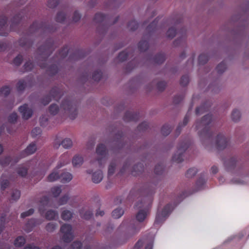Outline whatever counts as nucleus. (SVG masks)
<instances>
[{"instance_id": "obj_40", "label": "nucleus", "mask_w": 249, "mask_h": 249, "mask_svg": "<svg viewBox=\"0 0 249 249\" xmlns=\"http://www.w3.org/2000/svg\"><path fill=\"white\" fill-rule=\"evenodd\" d=\"M34 212V210L33 209H30L28 211L25 212L24 213H22L21 214V217L24 218L27 216H30L31 214H32Z\"/></svg>"}, {"instance_id": "obj_37", "label": "nucleus", "mask_w": 249, "mask_h": 249, "mask_svg": "<svg viewBox=\"0 0 249 249\" xmlns=\"http://www.w3.org/2000/svg\"><path fill=\"white\" fill-rule=\"evenodd\" d=\"M20 196V192L18 190L13 191L12 194V199L13 200L18 199Z\"/></svg>"}, {"instance_id": "obj_51", "label": "nucleus", "mask_w": 249, "mask_h": 249, "mask_svg": "<svg viewBox=\"0 0 249 249\" xmlns=\"http://www.w3.org/2000/svg\"><path fill=\"white\" fill-rule=\"evenodd\" d=\"M33 67V64L32 62H27L24 65V68L26 71H28L32 70Z\"/></svg>"}, {"instance_id": "obj_11", "label": "nucleus", "mask_w": 249, "mask_h": 249, "mask_svg": "<svg viewBox=\"0 0 249 249\" xmlns=\"http://www.w3.org/2000/svg\"><path fill=\"white\" fill-rule=\"evenodd\" d=\"M96 153L98 156L104 157L106 155V146L102 144L98 145L96 148Z\"/></svg>"}, {"instance_id": "obj_54", "label": "nucleus", "mask_w": 249, "mask_h": 249, "mask_svg": "<svg viewBox=\"0 0 249 249\" xmlns=\"http://www.w3.org/2000/svg\"><path fill=\"white\" fill-rule=\"evenodd\" d=\"M9 185V182L7 180H3L1 183V189L4 190Z\"/></svg>"}, {"instance_id": "obj_30", "label": "nucleus", "mask_w": 249, "mask_h": 249, "mask_svg": "<svg viewBox=\"0 0 249 249\" xmlns=\"http://www.w3.org/2000/svg\"><path fill=\"white\" fill-rule=\"evenodd\" d=\"M196 172L197 170L196 168H191L187 171L186 175L188 178H192L196 174Z\"/></svg>"}, {"instance_id": "obj_9", "label": "nucleus", "mask_w": 249, "mask_h": 249, "mask_svg": "<svg viewBox=\"0 0 249 249\" xmlns=\"http://www.w3.org/2000/svg\"><path fill=\"white\" fill-rule=\"evenodd\" d=\"M147 210L145 209L140 210L136 215L137 221L140 222L143 221L147 215Z\"/></svg>"}, {"instance_id": "obj_25", "label": "nucleus", "mask_w": 249, "mask_h": 249, "mask_svg": "<svg viewBox=\"0 0 249 249\" xmlns=\"http://www.w3.org/2000/svg\"><path fill=\"white\" fill-rule=\"evenodd\" d=\"M171 127L168 125H164L161 129V132L163 135H168L171 132Z\"/></svg>"}, {"instance_id": "obj_12", "label": "nucleus", "mask_w": 249, "mask_h": 249, "mask_svg": "<svg viewBox=\"0 0 249 249\" xmlns=\"http://www.w3.org/2000/svg\"><path fill=\"white\" fill-rule=\"evenodd\" d=\"M36 150V146L34 143H31L25 149V153L26 155H31L35 152Z\"/></svg>"}, {"instance_id": "obj_36", "label": "nucleus", "mask_w": 249, "mask_h": 249, "mask_svg": "<svg viewBox=\"0 0 249 249\" xmlns=\"http://www.w3.org/2000/svg\"><path fill=\"white\" fill-rule=\"evenodd\" d=\"M11 161V160L10 157H5L0 160V163L2 166H6L9 164Z\"/></svg>"}, {"instance_id": "obj_56", "label": "nucleus", "mask_w": 249, "mask_h": 249, "mask_svg": "<svg viewBox=\"0 0 249 249\" xmlns=\"http://www.w3.org/2000/svg\"><path fill=\"white\" fill-rule=\"evenodd\" d=\"M166 86L165 83L164 82H160L158 84V88L160 90H162Z\"/></svg>"}, {"instance_id": "obj_22", "label": "nucleus", "mask_w": 249, "mask_h": 249, "mask_svg": "<svg viewBox=\"0 0 249 249\" xmlns=\"http://www.w3.org/2000/svg\"><path fill=\"white\" fill-rule=\"evenodd\" d=\"M72 216V213L70 210H63V220H70Z\"/></svg>"}, {"instance_id": "obj_7", "label": "nucleus", "mask_w": 249, "mask_h": 249, "mask_svg": "<svg viewBox=\"0 0 249 249\" xmlns=\"http://www.w3.org/2000/svg\"><path fill=\"white\" fill-rule=\"evenodd\" d=\"M18 110L24 119H28L32 115L33 110L32 108L29 107L26 104L20 106Z\"/></svg>"}, {"instance_id": "obj_28", "label": "nucleus", "mask_w": 249, "mask_h": 249, "mask_svg": "<svg viewBox=\"0 0 249 249\" xmlns=\"http://www.w3.org/2000/svg\"><path fill=\"white\" fill-rule=\"evenodd\" d=\"M10 91V88L7 86L2 87L0 90V93L1 95L6 96Z\"/></svg>"}, {"instance_id": "obj_42", "label": "nucleus", "mask_w": 249, "mask_h": 249, "mask_svg": "<svg viewBox=\"0 0 249 249\" xmlns=\"http://www.w3.org/2000/svg\"><path fill=\"white\" fill-rule=\"evenodd\" d=\"M22 60V57L21 55H18L17 56L14 60L13 63L16 66L19 65Z\"/></svg>"}, {"instance_id": "obj_6", "label": "nucleus", "mask_w": 249, "mask_h": 249, "mask_svg": "<svg viewBox=\"0 0 249 249\" xmlns=\"http://www.w3.org/2000/svg\"><path fill=\"white\" fill-rule=\"evenodd\" d=\"M61 165H58L53 172L48 176V180L50 182L54 181L57 180L62 174L61 169Z\"/></svg>"}, {"instance_id": "obj_55", "label": "nucleus", "mask_w": 249, "mask_h": 249, "mask_svg": "<svg viewBox=\"0 0 249 249\" xmlns=\"http://www.w3.org/2000/svg\"><path fill=\"white\" fill-rule=\"evenodd\" d=\"M55 19L56 21L61 22L62 21V13L61 12L58 13L56 16Z\"/></svg>"}, {"instance_id": "obj_15", "label": "nucleus", "mask_w": 249, "mask_h": 249, "mask_svg": "<svg viewBox=\"0 0 249 249\" xmlns=\"http://www.w3.org/2000/svg\"><path fill=\"white\" fill-rule=\"evenodd\" d=\"M73 143L70 138H66L63 140V148L69 149L72 146Z\"/></svg>"}, {"instance_id": "obj_2", "label": "nucleus", "mask_w": 249, "mask_h": 249, "mask_svg": "<svg viewBox=\"0 0 249 249\" xmlns=\"http://www.w3.org/2000/svg\"><path fill=\"white\" fill-rule=\"evenodd\" d=\"M76 106L70 101H63V116H67L71 119L75 118L77 115Z\"/></svg>"}, {"instance_id": "obj_57", "label": "nucleus", "mask_w": 249, "mask_h": 249, "mask_svg": "<svg viewBox=\"0 0 249 249\" xmlns=\"http://www.w3.org/2000/svg\"><path fill=\"white\" fill-rule=\"evenodd\" d=\"M61 245L62 243L60 239L59 241V244L54 246L51 249H62Z\"/></svg>"}, {"instance_id": "obj_31", "label": "nucleus", "mask_w": 249, "mask_h": 249, "mask_svg": "<svg viewBox=\"0 0 249 249\" xmlns=\"http://www.w3.org/2000/svg\"><path fill=\"white\" fill-rule=\"evenodd\" d=\"M82 244L80 242L75 241L71 245L70 249H81Z\"/></svg>"}, {"instance_id": "obj_34", "label": "nucleus", "mask_w": 249, "mask_h": 249, "mask_svg": "<svg viewBox=\"0 0 249 249\" xmlns=\"http://www.w3.org/2000/svg\"><path fill=\"white\" fill-rule=\"evenodd\" d=\"M105 16L101 13H97L95 15L94 20L96 22H100L103 21L105 19Z\"/></svg>"}, {"instance_id": "obj_21", "label": "nucleus", "mask_w": 249, "mask_h": 249, "mask_svg": "<svg viewBox=\"0 0 249 249\" xmlns=\"http://www.w3.org/2000/svg\"><path fill=\"white\" fill-rule=\"evenodd\" d=\"M27 168L24 166H20L18 168V174L21 176L24 177L27 175Z\"/></svg>"}, {"instance_id": "obj_43", "label": "nucleus", "mask_w": 249, "mask_h": 249, "mask_svg": "<svg viewBox=\"0 0 249 249\" xmlns=\"http://www.w3.org/2000/svg\"><path fill=\"white\" fill-rule=\"evenodd\" d=\"M25 82L23 80H20L17 84V89L18 90H22L25 88Z\"/></svg>"}, {"instance_id": "obj_60", "label": "nucleus", "mask_w": 249, "mask_h": 249, "mask_svg": "<svg viewBox=\"0 0 249 249\" xmlns=\"http://www.w3.org/2000/svg\"><path fill=\"white\" fill-rule=\"evenodd\" d=\"M104 214V212L102 210H101L99 209V210H97L96 212V215L97 216H99V215L103 216Z\"/></svg>"}, {"instance_id": "obj_49", "label": "nucleus", "mask_w": 249, "mask_h": 249, "mask_svg": "<svg viewBox=\"0 0 249 249\" xmlns=\"http://www.w3.org/2000/svg\"><path fill=\"white\" fill-rule=\"evenodd\" d=\"M205 180L203 178H200L196 182V185L198 186V190L201 189L202 186L204 184Z\"/></svg>"}, {"instance_id": "obj_10", "label": "nucleus", "mask_w": 249, "mask_h": 249, "mask_svg": "<svg viewBox=\"0 0 249 249\" xmlns=\"http://www.w3.org/2000/svg\"><path fill=\"white\" fill-rule=\"evenodd\" d=\"M83 162V157L79 155H75L72 160V164L75 167L80 166Z\"/></svg>"}, {"instance_id": "obj_19", "label": "nucleus", "mask_w": 249, "mask_h": 249, "mask_svg": "<svg viewBox=\"0 0 249 249\" xmlns=\"http://www.w3.org/2000/svg\"><path fill=\"white\" fill-rule=\"evenodd\" d=\"M63 205L65 203H68L70 205H71L72 203L73 199L70 197L69 193L63 195Z\"/></svg>"}, {"instance_id": "obj_39", "label": "nucleus", "mask_w": 249, "mask_h": 249, "mask_svg": "<svg viewBox=\"0 0 249 249\" xmlns=\"http://www.w3.org/2000/svg\"><path fill=\"white\" fill-rule=\"evenodd\" d=\"M58 4V0H49L48 2V5L50 8H54Z\"/></svg>"}, {"instance_id": "obj_13", "label": "nucleus", "mask_w": 249, "mask_h": 249, "mask_svg": "<svg viewBox=\"0 0 249 249\" xmlns=\"http://www.w3.org/2000/svg\"><path fill=\"white\" fill-rule=\"evenodd\" d=\"M240 111L237 109H234L231 115V119L233 122H237L240 120Z\"/></svg>"}, {"instance_id": "obj_17", "label": "nucleus", "mask_w": 249, "mask_h": 249, "mask_svg": "<svg viewBox=\"0 0 249 249\" xmlns=\"http://www.w3.org/2000/svg\"><path fill=\"white\" fill-rule=\"evenodd\" d=\"M124 213V211L122 209H116L112 212V216L115 218H120Z\"/></svg>"}, {"instance_id": "obj_59", "label": "nucleus", "mask_w": 249, "mask_h": 249, "mask_svg": "<svg viewBox=\"0 0 249 249\" xmlns=\"http://www.w3.org/2000/svg\"><path fill=\"white\" fill-rule=\"evenodd\" d=\"M218 171V169L217 168V167L216 166H213L212 168H211V172L214 174H216Z\"/></svg>"}, {"instance_id": "obj_50", "label": "nucleus", "mask_w": 249, "mask_h": 249, "mask_svg": "<svg viewBox=\"0 0 249 249\" xmlns=\"http://www.w3.org/2000/svg\"><path fill=\"white\" fill-rule=\"evenodd\" d=\"M128 26L131 30H134L137 28L138 24L134 20L129 23Z\"/></svg>"}, {"instance_id": "obj_5", "label": "nucleus", "mask_w": 249, "mask_h": 249, "mask_svg": "<svg viewBox=\"0 0 249 249\" xmlns=\"http://www.w3.org/2000/svg\"><path fill=\"white\" fill-rule=\"evenodd\" d=\"M228 143V139L223 134L217 135L215 141V144L217 148L221 149L225 148Z\"/></svg>"}, {"instance_id": "obj_24", "label": "nucleus", "mask_w": 249, "mask_h": 249, "mask_svg": "<svg viewBox=\"0 0 249 249\" xmlns=\"http://www.w3.org/2000/svg\"><path fill=\"white\" fill-rule=\"evenodd\" d=\"M116 165V161H112L110 163L108 167V173L109 175H111L114 173Z\"/></svg>"}, {"instance_id": "obj_1", "label": "nucleus", "mask_w": 249, "mask_h": 249, "mask_svg": "<svg viewBox=\"0 0 249 249\" xmlns=\"http://www.w3.org/2000/svg\"><path fill=\"white\" fill-rule=\"evenodd\" d=\"M212 122V116L210 115L205 116L200 122H197L196 128L202 140L205 139L206 142H211L212 132L210 129L209 124ZM205 144V142H204Z\"/></svg>"}, {"instance_id": "obj_41", "label": "nucleus", "mask_w": 249, "mask_h": 249, "mask_svg": "<svg viewBox=\"0 0 249 249\" xmlns=\"http://www.w3.org/2000/svg\"><path fill=\"white\" fill-rule=\"evenodd\" d=\"M50 111L53 115L56 114L58 111V106L56 105H51L50 107Z\"/></svg>"}, {"instance_id": "obj_23", "label": "nucleus", "mask_w": 249, "mask_h": 249, "mask_svg": "<svg viewBox=\"0 0 249 249\" xmlns=\"http://www.w3.org/2000/svg\"><path fill=\"white\" fill-rule=\"evenodd\" d=\"M56 216V213L54 211H48L46 213V217L49 220H52Z\"/></svg>"}, {"instance_id": "obj_8", "label": "nucleus", "mask_w": 249, "mask_h": 249, "mask_svg": "<svg viewBox=\"0 0 249 249\" xmlns=\"http://www.w3.org/2000/svg\"><path fill=\"white\" fill-rule=\"evenodd\" d=\"M103 178V176L102 171L98 170L93 173L92 180L93 182L98 183L102 181Z\"/></svg>"}, {"instance_id": "obj_53", "label": "nucleus", "mask_w": 249, "mask_h": 249, "mask_svg": "<svg viewBox=\"0 0 249 249\" xmlns=\"http://www.w3.org/2000/svg\"><path fill=\"white\" fill-rule=\"evenodd\" d=\"M80 18H81V16L79 14V13L77 12H75L74 13L72 19L74 22H77V21H78L80 19Z\"/></svg>"}, {"instance_id": "obj_20", "label": "nucleus", "mask_w": 249, "mask_h": 249, "mask_svg": "<svg viewBox=\"0 0 249 249\" xmlns=\"http://www.w3.org/2000/svg\"><path fill=\"white\" fill-rule=\"evenodd\" d=\"M62 143V139L61 136H57L54 141L53 146L55 148L57 149Z\"/></svg>"}, {"instance_id": "obj_48", "label": "nucleus", "mask_w": 249, "mask_h": 249, "mask_svg": "<svg viewBox=\"0 0 249 249\" xmlns=\"http://www.w3.org/2000/svg\"><path fill=\"white\" fill-rule=\"evenodd\" d=\"M174 160L180 162L183 160L182 154H179L178 155H175L173 158Z\"/></svg>"}, {"instance_id": "obj_4", "label": "nucleus", "mask_w": 249, "mask_h": 249, "mask_svg": "<svg viewBox=\"0 0 249 249\" xmlns=\"http://www.w3.org/2000/svg\"><path fill=\"white\" fill-rule=\"evenodd\" d=\"M63 243L64 242L69 243L73 238L74 234L71 226L69 224H63ZM63 249H65V247L63 244Z\"/></svg>"}, {"instance_id": "obj_52", "label": "nucleus", "mask_w": 249, "mask_h": 249, "mask_svg": "<svg viewBox=\"0 0 249 249\" xmlns=\"http://www.w3.org/2000/svg\"><path fill=\"white\" fill-rule=\"evenodd\" d=\"M41 133V130L39 128H35L32 131V135L33 137H36Z\"/></svg>"}, {"instance_id": "obj_35", "label": "nucleus", "mask_w": 249, "mask_h": 249, "mask_svg": "<svg viewBox=\"0 0 249 249\" xmlns=\"http://www.w3.org/2000/svg\"><path fill=\"white\" fill-rule=\"evenodd\" d=\"M208 60V56L206 54H201L198 58L199 62L202 64L205 63Z\"/></svg>"}, {"instance_id": "obj_64", "label": "nucleus", "mask_w": 249, "mask_h": 249, "mask_svg": "<svg viewBox=\"0 0 249 249\" xmlns=\"http://www.w3.org/2000/svg\"><path fill=\"white\" fill-rule=\"evenodd\" d=\"M146 126H147V124L146 123H142L140 124L139 126L140 129H143L144 128H146Z\"/></svg>"}, {"instance_id": "obj_44", "label": "nucleus", "mask_w": 249, "mask_h": 249, "mask_svg": "<svg viewBox=\"0 0 249 249\" xmlns=\"http://www.w3.org/2000/svg\"><path fill=\"white\" fill-rule=\"evenodd\" d=\"M7 18L4 16L0 17V29H3L6 23Z\"/></svg>"}, {"instance_id": "obj_38", "label": "nucleus", "mask_w": 249, "mask_h": 249, "mask_svg": "<svg viewBox=\"0 0 249 249\" xmlns=\"http://www.w3.org/2000/svg\"><path fill=\"white\" fill-rule=\"evenodd\" d=\"M17 118H18V115H17V113H12L9 116V118H8V121L10 123H14L17 121Z\"/></svg>"}, {"instance_id": "obj_32", "label": "nucleus", "mask_w": 249, "mask_h": 249, "mask_svg": "<svg viewBox=\"0 0 249 249\" xmlns=\"http://www.w3.org/2000/svg\"><path fill=\"white\" fill-rule=\"evenodd\" d=\"M128 54L126 51L121 52L118 56V59L120 61H123L126 59Z\"/></svg>"}, {"instance_id": "obj_26", "label": "nucleus", "mask_w": 249, "mask_h": 249, "mask_svg": "<svg viewBox=\"0 0 249 249\" xmlns=\"http://www.w3.org/2000/svg\"><path fill=\"white\" fill-rule=\"evenodd\" d=\"M52 192L54 197L57 196L61 193L60 187H54L52 189Z\"/></svg>"}, {"instance_id": "obj_14", "label": "nucleus", "mask_w": 249, "mask_h": 249, "mask_svg": "<svg viewBox=\"0 0 249 249\" xmlns=\"http://www.w3.org/2000/svg\"><path fill=\"white\" fill-rule=\"evenodd\" d=\"M25 243V239L23 236H18L15 240L14 245L16 247L22 246Z\"/></svg>"}, {"instance_id": "obj_61", "label": "nucleus", "mask_w": 249, "mask_h": 249, "mask_svg": "<svg viewBox=\"0 0 249 249\" xmlns=\"http://www.w3.org/2000/svg\"><path fill=\"white\" fill-rule=\"evenodd\" d=\"M142 245V241H139L135 245V248H140Z\"/></svg>"}, {"instance_id": "obj_29", "label": "nucleus", "mask_w": 249, "mask_h": 249, "mask_svg": "<svg viewBox=\"0 0 249 249\" xmlns=\"http://www.w3.org/2000/svg\"><path fill=\"white\" fill-rule=\"evenodd\" d=\"M139 47L141 51H144L148 48V43L146 41H141L139 44Z\"/></svg>"}, {"instance_id": "obj_47", "label": "nucleus", "mask_w": 249, "mask_h": 249, "mask_svg": "<svg viewBox=\"0 0 249 249\" xmlns=\"http://www.w3.org/2000/svg\"><path fill=\"white\" fill-rule=\"evenodd\" d=\"M101 73L99 71H96L93 75V79L95 81H98L101 77Z\"/></svg>"}, {"instance_id": "obj_46", "label": "nucleus", "mask_w": 249, "mask_h": 249, "mask_svg": "<svg viewBox=\"0 0 249 249\" xmlns=\"http://www.w3.org/2000/svg\"><path fill=\"white\" fill-rule=\"evenodd\" d=\"M55 228V225L52 223H49L46 227V230L49 232L53 231Z\"/></svg>"}, {"instance_id": "obj_16", "label": "nucleus", "mask_w": 249, "mask_h": 249, "mask_svg": "<svg viewBox=\"0 0 249 249\" xmlns=\"http://www.w3.org/2000/svg\"><path fill=\"white\" fill-rule=\"evenodd\" d=\"M80 215L83 218L89 219L92 217V213L89 211H85V210H81L80 211Z\"/></svg>"}, {"instance_id": "obj_58", "label": "nucleus", "mask_w": 249, "mask_h": 249, "mask_svg": "<svg viewBox=\"0 0 249 249\" xmlns=\"http://www.w3.org/2000/svg\"><path fill=\"white\" fill-rule=\"evenodd\" d=\"M131 116H132V114L131 113L128 112V113H127L125 115V120L126 121H129V120H131Z\"/></svg>"}, {"instance_id": "obj_18", "label": "nucleus", "mask_w": 249, "mask_h": 249, "mask_svg": "<svg viewBox=\"0 0 249 249\" xmlns=\"http://www.w3.org/2000/svg\"><path fill=\"white\" fill-rule=\"evenodd\" d=\"M72 178V175L68 172H63V183L70 181Z\"/></svg>"}, {"instance_id": "obj_62", "label": "nucleus", "mask_w": 249, "mask_h": 249, "mask_svg": "<svg viewBox=\"0 0 249 249\" xmlns=\"http://www.w3.org/2000/svg\"><path fill=\"white\" fill-rule=\"evenodd\" d=\"M140 229V227H139L137 229H135L134 230H133V229L131 230L130 231L131 232V235H133L135 234L136 232H137L139 231Z\"/></svg>"}, {"instance_id": "obj_3", "label": "nucleus", "mask_w": 249, "mask_h": 249, "mask_svg": "<svg viewBox=\"0 0 249 249\" xmlns=\"http://www.w3.org/2000/svg\"><path fill=\"white\" fill-rule=\"evenodd\" d=\"M173 208L171 205H167L161 211H159L156 217L155 225L162 223L168 216Z\"/></svg>"}, {"instance_id": "obj_63", "label": "nucleus", "mask_w": 249, "mask_h": 249, "mask_svg": "<svg viewBox=\"0 0 249 249\" xmlns=\"http://www.w3.org/2000/svg\"><path fill=\"white\" fill-rule=\"evenodd\" d=\"M203 109V107H200L197 108L196 109V113L197 114H199L202 111Z\"/></svg>"}, {"instance_id": "obj_33", "label": "nucleus", "mask_w": 249, "mask_h": 249, "mask_svg": "<svg viewBox=\"0 0 249 249\" xmlns=\"http://www.w3.org/2000/svg\"><path fill=\"white\" fill-rule=\"evenodd\" d=\"M176 35V30L174 28H170L167 32V36L170 38H173Z\"/></svg>"}, {"instance_id": "obj_27", "label": "nucleus", "mask_w": 249, "mask_h": 249, "mask_svg": "<svg viewBox=\"0 0 249 249\" xmlns=\"http://www.w3.org/2000/svg\"><path fill=\"white\" fill-rule=\"evenodd\" d=\"M226 69V66L224 62L220 63L216 68L217 71L219 73H221L224 72Z\"/></svg>"}, {"instance_id": "obj_45", "label": "nucleus", "mask_w": 249, "mask_h": 249, "mask_svg": "<svg viewBox=\"0 0 249 249\" xmlns=\"http://www.w3.org/2000/svg\"><path fill=\"white\" fill-rule=\"evenodd\" d=\"M189 82V77L187 75H184L181 79V84L182 86H186Z\"/></svg>"}]
</instances>
